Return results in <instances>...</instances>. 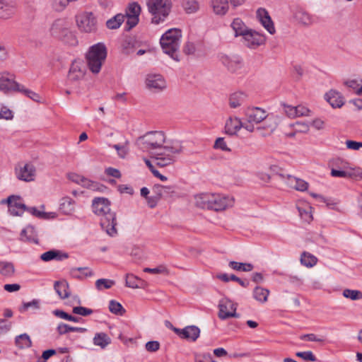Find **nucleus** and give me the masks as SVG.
<instances>
[{"instance_id": "3", "label": "nucleus", "mask_w": 362, "mask_h": 362, "mask_svg": "<svg viewBox=\"0 0 362 362\" xmlns=\"http://www.w3.org/2000/svg\"><path fill=\"white\" fill-rule=\"evenodd\" d=\"M165 142V135L161 131L148 132L139 136L134 141V145L141 151L152 154L157 148L161 147Z\"/></svg>"}, {"instance_id": "26", "label": "nucleus", "mask_w": 362, "mask_h": 362, "mask_svg": "<svg viewBox=\"0 0 362 362\" xmlns=\"http://www.w3.org/2000/svg\"><path fill=\"white\" fill-rule=\"evenodd\" d=\"M295 19L304 25H311L313 22V17L310 13L301 8H297L293 13Z\"/></svg>"}, {"instance_id": "4", "label": "nucleus", "mask_w": 362, "mask_h": 362, "mask_svg": "<svg viewBox=\"0 0 362 362\" xmlns=\"http://www.w3.org/2000/svg\"><path fill=\"white\" fill-rule=\"evenodd\" d=\"M182 151V146L181 144L175 142L171 145H162L160 148H157L151 155L158 166L165 167L174 163L176 156L180 154Z\"/></svg>"}, {"instance_id": "7", "label": "nucleus", "mask_w": 362, "mask_h": 362, "mask_svg": "<svg viewBox=\"0 0 362 362\" xmlns=\"http://www.w3.org/2000/svg\"><path fill=\"white\" fill-rule=\"evenodd\" d=\"M171 6L172 4L170 0H148L147 6L148 11L153 16L151 22L154 24L163 22L169 15Z\"/></svg>"}, {"instance_id": "20", "label": "nucleus", "mask_w": 362, "mask_h": 362, "mask_svg": "<svg viewBox=\"0 0 362 362\" xmlns=\"http://www.w3.org/2000/svg\"><path fill=\"white\" fill-rule=\"evenodd\" d=\"M243 127V122L238 117H229L225 124V132L230 136L237 135Z\"/></svg>"}, {"instance_id": "11", "label": "nucleus", "mask_w": 362, "mask_h": 362, "mask_svg": "<svg viewBox=\"0 0 362 362\" xmlns=\"http://www.w3.org/2000/svg\"><path fill=\"white\" fill-rule=\"evenodd\" d=\"M218 317L221 320H226L230 317H239L236 313L237 304L228 298H223L218 304Z\"/></svg>"}, {"instance_id": "41", "label": "nucleus", "mask_w": 362, "mask_h": 362, "mask_svg": "<svg viewBox=\"0 0 362 362\" xmlns=\"http://www.w3.org/2000/svg\"><path fill=\"white\" fill-rule=\"evenodd\" d=\"M297 209L300 218L304 221L310 223L313 220L311 207L309 205L306 204L304 206H301L298 204L297 205Z\"/></svg>"}, {"instance_id": "51", "label": "nucleus", "mask_w": 362, "mask_h": 362, "mask_svg": "<svg viewBox=\"0 0 362 362\" xmlns=\"http://www.w3.org/2000/svg\"><path fill=\"white\" fill-rule=\"evenodd\" d=\"M53 313L55 316H57L59 318L66 320L69 321H71V322H79V320H80V318L72 316L61 310H55L53 311Z\"/></svg>"}, {"instance_id": "53", "label": "nucleus", "mask_w": 362, "mask_h": 362, "mask_svg": "<svg viewBox=\"0 0 362 362\" xmlns=\"http://www.w3.org/2000/svg\"><path fill=\"white\" fill-rule=\"evenodd\" d=\"M140 11H141L140 6L137 3L133 2L129 4V6L127 10L125 16L139 17Z\"/></svg>"}, {"instance_id": "24", "label": "nucleus", "mask_w": 362, "mask_h": 362, "mask_svg": "<svg viewBox=\"0 0 362 362\" xmlns=\"http://www.w3.org/2000/svg\"><path fill=\"white\" fill-rule=\"evenodd\" d=\"M247 95L241 91L235 92L229 97V105L231 108H237L247 100Z\"/></svg>"}, {"instance_id": "56", "label": "nucleus", "mask_w": 362, "mask_h": 362, "mask_svg": "<svg viewBox=\"0 0 362 362\" xmlns=\"http://www.w3.org/2000/svg\"><path fill=\"white\" fill-rule=\"evenodd\" d=\"M69 1L67 0H52V8L57 11H63L67 6Z\"/></svg>"}, {"instance_id": "59", "label": "nucleus", "mask_w": 362, "mask_h": 362, "mask_svg": "<svg viewBox=\"0 0 362 362\" xmlns=\"http://www.w3.org/2000/svg\"><path fill=\"white\" fill-rule=\"evenodd\" d=\"M73 313L74 314L80 315L82 316H88V315H91L93 313V310L90 308L78 306V307H74L73 308Z\"/></svg>"}, {"instance_id": "27", "label": "nucleus", "mask_w": 362, "mask_h": 362, "mask_svg": "<svg viewBox=\"0 0 362 362\" xmlns=\"http://www.w3.org/2000/svg\"><path fill=\"white\" fill-rule=\"evenodd\" d=\"M211 6L216 15L223 16L228 10V0H211Z\"/></svg>"}, {"instance_id": "22", "label": "nucleus", "mask_w": 362, "mask_h": 362, "mask_svg": "<svg viewBox=\"0 0 362 362\" xmlns=\"http://www.w3.org/2000/svg\"><path fill=\"white\" fill-rule=\"evenodd\" d=\"M16 11V4L13 0H0V18H8Z\"/></svg>"}, {"instance_id": "48", "label": "nucleus", "mask_w": 362, "mask_h": 362, "mask_svg": "<svg viewBox=\"0 0 362 362\" xmlns=\"http://www.w3.org/2000/svg\"><path fill=\"white\" fill-rule=\"evenodd\" d=\"M183 6L187 13H194L199 9V4L196 0H187Z\"/></svg>"}, {"instance_id": "2", "label": "nucleus", "mask_w": 362, "mask_h": 362, "mask_svg": "<svg viewBox=\"0 0 362 362\" xmlns=\"http://www.w3.org/2000/svg\"><path fill=\"white\" fill-rule=\"evenodd\" d=\"M195 205L203 209L220 211L233 206V197L216 193H201L194 196Z\"/></svg>"}, {"instance_id": "40", "label": "nucleus", "mask_w": 362, "mask_h": 362, "mask_svg": "<svg viewBox=\"0 0 362 362\" xmlns=\"http://www.w3.org/2000/svg\"><path fill=\"white\" fill-rule=\"evenodd\" d=\"M82 187L87 188L92 191L95 192H103L107 189V187L98 182H93L92 180H90L87 178L83 181V183L82 184Z\"/></svg>"}, {"instance_id": "61", "label": "nucleus", "mask_w": 362, "mask_h": 362, "mask_svg": "<svg viewBox=\"0 0 362 362\" xmlns=\"http://www.w3.org/2000/svg\"><path fill=\"white\" fill-rule=\"evenodd\" d=\"M300 339L302 340H307L309 341H316V342H324L325 339L323 337H319L315 334H303L300 337Z\"/></svg>"}, {"instance_id": "34", "label": "nucleus", "mask_w": 362, "mask_h": 362, "mask_svg": "<svg viewBox=\"0 0 362 362\" xmlns=\"http://www.w3.org/2000/svg\"><path fill=\"white\" fill-rule=\"evenodd\" d=\"M60 209L64 214H71L75 211V202L69 197H63L61 200Z\"/></svg>"}, {"instance_id": "55", "label": "nucleus", "mask_w": 362, "mask_h": 362, "mask_svg": "<svg viewBox=\"0 0 362 362\" xmlns=\"http://www.w3.org/2000/svg\"><path fill=\"white\" fill-rule=\"evenodd\" d=\"M26 211L30 212L32 215L44 219H47L50 218V214L46 212L40 211L35 207H27Z\"/></svg>"}, {"instance_id": "13", "label": "nucleus", "mask_w": 362, "mask_h": 362, "mask_svg": "<svg viewBox=\"0 0 362 362\" xmlns=\"http://www.w3.org/2000/svg\"><path fill=\"white\" fill-rule=\"evenodd\" d=\"M221 64L230 72H236L243 66V60L239 56L221 54L219 57Z\"/></svg>"}, {"instance_id": "39", "label": "nucleus", "mask_w": 362, "mask_h": 362, "mask_svg": "<svg viewBox=\"0 0 362 362\" xmlns=\"http://www.w3.org/2000/svg\"><path fill=\"white\" fill-rule=\"evenodd\" d=\"M269 291L267 288L257 286L253 291V297L255 300L260 303H265L267 301Z\"/></svg>"}, {"instance_id": "33", "label": "nucleus", "mask_w": 362, "mask_h": 362, "mask_svg": "<svg viewBox=\"0 0 362 362\" xmlns=\"http://www.w3.org/2000/svg\"><path fill=\"white\" fill-rule=\"evenodd\" d=\"M153 192L157 194L160 198H167L175 192L174 187L172 186H163L160 185H156L153 187Z\"/></svg>"}, {"instance_id": "62", "label": "nucleus", "mask_w": 362, "mask_h": 362, "mask_svg": "<svg viewBox=\"0 0 362 362\" xmlns=\"http://www.w3.org/2000/svg\"><path fill=\"white\" fill-rule=\"evenodd\" d=\"M11 322L4 319H0V335L7 333L11 329Z\"/></svg>"}, {"instance_id": "38", "label": "nucleus", "mask_w": 362, "mask_h": 362, "mask_svg": "<svg viewBox=\"0 0 362 362\" xmlns=\"http://www.w3.org/2000/svg\"><path fill=\"white\" fill-rule=\"evenodd\" d=\"M15 272L13 263L6 261H0V274L5 277H11Z\"/></svg>"}, {"instance_id": "12", "label": "nucleus", "mask_w": 362, "mask_h": 362, "mask_svg": "<svg viewBox=\"0 0 362 362\" xmlns=\"http://www.w3.org/2000/svg\"><path fill=\"white\" fill-rule=\"evenodd\" d=\"M242 37L244 45L250 49H256L265 42V37L264 35L251 29L245 33Z\"/></svg>"}, {"instance_id": "29", "label": "nucleus", "mask_w": 362, "mask_h": 362, "mask_svg": "<svg viewBox=\"0 0 362 362\" xmlns=\"http://www.w3.org/2000/svg\"><path fill=\"white\" fill-rule=\"evenodd\" d=\"M54 288L58 296L62 299L67 298L70 296L69 284L66 281H57Z\"/></svg>"}, {"instance_id": "45", "label": "nucleus", "mask_w": 362, "mask_h": 362, "mask_svg": "<svg viewBox=\"0 0 362 362\" xmlns=\"http://www.w3.org/2000/svg\"><path fill=\"white\" fill-rule=\"evenodd\" d=\"M317 258L313 256V255L304 252L300 257V262L302 264L308 267H311L316 264L317 263Z\"/></svg>"}, {"instance_id": "9", "label": "nucleus", "mask_w": 362, "mask_h": 362, "mask_svg": "<svg viewBox=\"0 0 362 362\" xmlns=\"http://www.w3.org/2000/svg\"><path fill=\"white\" fill-rule=\"evenodd\" d=\"M79 30L84 33H93L97 30V20L92 12H83L76 16Z\"/></svg>"}, {"instance_id": "60", "label": "nucleus", "mask_w": 362, "mask_h": 362, "mask_svg": "<svg viewBox=\"0 0 362 362\" xmlns=\"http://www.w3.org/2000/svg\"><path fill=\"white\" fill-rule=\"evenodd\" d=\"M296 132L307 133L309 131V124L305 122H297L293 124Z\"/></svg>"}, {"instance_id": "10", "label": "nucleus", "mask_w": 362, "mask_h": 362, "mask_svg": "<svg viewBox=\"0 0 362 362\" xmlns=\"http://www.w3.org/2000/svg\"><path fill=\"white\" fill-rule=\"evenodd\" d=\"M22 86L18 83L14 76L11 73L4 71L0 72V90L5 94L12 92H20Z\"/></svg>"}, {"instance_id": "17", "label": "nucleus", "mask_w": 362, "mask_h": 362, "mask_svg": "<svg viewBox=\"0 0 362 362\" xmlns=\"http://www.w3.org/2000/svg\"><path fill=\"white\" fill-rule=\"evenodd\" d=\"M245 117L248 122L258 124L267 117L266 112L259 107L247 108L245 110Z\"/></svg>"}, {"instance_id": "52", "label": "nucleus", "mask_w": 362, "mask_h": 362, "mask_svg": "<svg viewBox=\"0 0 362 362\" xmlns=\"http://www.w3.org/2000/svg\"><path fill=\"white\" fill-rule=\"evenodd\" d=\"M343 296L353 300L362 298V293L357 290L345 289L343 291Z\"/></svg>"}, {"instance_id": "25", "label": "nucleus", "mask_w": 362, "mask_h": 362, "mask_svg": "<svg viewBox=\"0 0 362 362\" xmlns=\"http://www.w3.org/2000/svg\"><path fill=\"white\" fill-rule=\"evenodd\" d=\"M341 164V169H337L332 168L331 169V175L334 177H344L347 178V162L340 159L337 158L334 160L332 165L337 166L339 163Z\"/></svg>"}, {"instance_id": "50", "label": "nucleus", "mask_w": 362, "mask_h": 362, "mask_svg": "<svg viewBox=\"0 0 362 362\" xmlns=\"http://www.w3.org/2000/svg\"><path fill=\"white\" fill-rule=\"evenodd\" d=\"M144 272L151 273L153 274H168L169 272L168 268L163 265L160 264L156 268H148L146 267L144 269Z\"/></svg>"}, {"instance_id": "42", "label": "nucleus", "mask_w": 362, "mask_h": 362, "mask_svg": "<svg viewBox=\"0 0 362 362\" xmlns=\"http://www.w3.org/2000/svg\"><path fill=\"white\" fill-rule=\"evenodd\" d=\"M16 345L20 349L29 348L32 342L30 337L27 334H22L16 337Z\"/></svg>"}, {"instance_id": "54", "label": "nucleus", "mask_w": 362, "mask_h": 362, "mask_svg": "<svg viewBox=\"0 0 362 362\" xmlns=\"http://www.w3.org/2000/svg\"><path fill=\"white\" fill-rule=\"evenodd\" d=\"M20 92L23 93L27 97L30 98V99H32L33 100H34L35 102H37V103H40L41 102V100H40L41 98L39 95V94H37V93L33 92L31 90L25 88L23 86H22V87L21 88Z\"/></svg>"}, {"instance_id": "16", "label": "nucleus", "mask_w": 362, "mask_h": 362, "mask_svg": "<svg viewBox=\"0 0 362 362\" xmlns=\"http://www.w3.org/2000/svg\"><path fill=\"white\" fill-rule=\"evenodd\" d=\"M66 23L62 19L56 20L50 28L51 34L57 37H63L66 36L73 37L71 33L69 31Z\"/></svg>"}, {"instance_id": "36", "label": "nucleus", "mask_w": 362, "mask_h": 362, "mask_svg": "<svg viewBox=\"0 0 362 362\" xmlns=\"http://www.w3.org/2000/svg\"><path fill=\"white\" fill-rule=\"evenodd\" d=\"M129 141L126 140L124 144H114L112 145V147L115 148L117 151V154L119 158L124 159L129 155ZM111 146V145H109Z\"/></svg>"}, {"instance_id": "46", "label": "nucleus", "mask_w": 362, "mask_h": 362, "mask_svg": "<svg viewBox=\"0 0 362 362\" xmlns=\"http://www.w3.org/2000/svg\"><path fill=\"white\" fill-rule=\"evenodd\" d=\"M139 282L143 283L144 281L133 274H127L126 275L125 284L127 287L132 288H137L141 287Z\"/></svg>"}, {"instance_id": "64", "label": "nucleus", "mask_w": 362, "mask_h": 362, "mask_svg": "<svg viewBox=\"0 0 362 362\" xmlns=\"http://www.w3.org/2000/svg\"><path fill=\"white\" fill-rule=\"evenodd\" d=\"M195 362H216L210 354H197Z\"/></svg>"}, {"instance_id": "1", "label": "nucleus", "mask_w": 362, "mask_h": 362, "mask_svg": "<svg viewBox=\"0 0 362 362\" xmlns=\"http://www.w3.org/2000/svg\"><path fill=\"white\" fill-rule=\"evenodd\" d=\"M93 211L97 216H103L101 227L110 236H115L117 233L116 229V214L111 211L110 202L104 197H96L92 202Z\"/></svg>"}, {"instance_id": "35", "label": "nucleus", "mask_w": 362, "mask_h": 362, "mask_svg": "<svg viewBox=\"0 0 362 362\" xmlns=\"http://www.w3.org/2000/svg\"><path fill=\"white\" fill-rule=\"evenodd\" d=\"M111 343V339L104 332L95 334L93 338V344L95 346H100L102 349L105 348Z\"/></svg>"}, {"instance_id": "32", "label": "nucleus", "mask_w": 362, "mask_h": 362, "mask_svg": "<svg viewBox=\"0 0 362 362\" xmlns=\"http://www.w3.org/2000/svg\"><path fill=\"white\" fill-rule=\"evenodd\" d=\"M231 28L235 32V36H243L250 29L245 25L244 22L239 18H235L232 23Z\"/></svg>"}, {"instance_id": "28", "label": "nucleus", "mask_w": 362, "mask_h": 362, "mask_svg": "<svg viewBox=\"0 0 362 362\" xmlns=\"http://www.w3.org/2000/svg\"><path fill=\"white\" fill-rule=\"evenodd\" d=\"M68 255L66 253H62L59 250H49L41 255L40 259L44 262H49L53 259L62 260L66 259Z\"/></svg>"}, {"instance_id": "57", "label": "nucleus", "mask_w": 362, "mask_h": 362, "mask_svg": "<svg viewBox=\"0 0 362 362\" xmlns=\"http://www.w3.org/2000/svg\"><path fill=\"white\" fill-rule=\"evenodd\" d=\"M266 119V122L267 123V127L271 130H274L277 127L279 122V118L278 117H275L273 115H268Z\"/></svg>"}, {"instance_id": "63", "label": "nucleus", "mask_w": 362, "mask_h": 362, "mask_svg": "<svg viewBox=\"0 0 362 362\" xmlns=\"http://www.w3.org/2000/svg\"><path fill=\"white\" fill-rule=\"evenodd\" d=\"M295 182L294 189L298 191H305L308 189V184L305 181L300 179H292Z\"/></svg>"}, {"instance_id": "5", "label": "nucleus", "mask_w": 362, "mask_h": 362, "mask_svg": "<svg viewBox=\"0 0 362 362\" xmlns=\"http://www.w3.org/2000/svg\"><path fill=\"white\" fill-rule=\"evenodd\" d=\"M181 37V30L172 28L162 35L160 41L163 52L170 55L176 62L180 60L177 51Z\"/></svg>"}, {"instance_id": "31", "label": "nucleus", "mask_w": 362, "mask_h": 362, "mask_svg": "<svg viewBox=\"0 0 362 362\" xmlns=\"http://www.w3.org/2000/svg\"><path fill=\"white\" fill-rule=\"evenodd\" d=\"M93 274V272L88 267H74L70 269V275L75 279H83Z\"/></svg>"}, {"instance_id": "58", "label": "nucleus", "mask_w": 362, "mask_h": 362, "mask_svg": "<svg viewBox=\"0 0 362 362\" xmlns=\"http://www.w3.org/2000/svg\"><path fill=\"white\" fill-rule=\"evenodd\" d=\"M214 147L223 151H230V148L228 147L224 139L222 137H219L216 139Z\"/></svg>"}, {"instance_id": "49", "label": "nucleus", "mask_w": 362, "mask_h": 362, "mask_svg": "<svg viewBox=\"0 0 362 362\" xmlns=\"http://www.w3.org/2000/svg\"><path fill=\"white\" fill-rule=\"evenodd\" d=\"M115 284V281L107 279H100L95 281V287L98 290L110 288Z\"/></svg>"}, {"instance_id": "8", "label": "nucleus", "mask_w": 362, "mask_h": 362, "mask_svg": "<svg viewBox=\"0 0 362 362\" xmlns=\"http://www.w3.org/2000/svg\"><path fill=\"white\" fill-rule=\"evenodd\" d=\"M145 86L149 91L158 93L167 88V81L160 74L150 73L146 76Z\"/></svg>"}, {"instance_id": "47", "label": "nucleus", "mask_w": 362, "mask_h": 362, "mask_svg": "<svg viewBox=\"0 0 362 362\" xmlns=\"http://www.w3.org/2000/svg\"><path fill=\"white\" fill-rule=\"evenodd\" d=\"M109 310L112 313L117 315H122L125 313V310L122 305L114 300L110 301Z\"/></svg>"}, {"instance_id": "19", "label": "nucleus", "mask_w": 362, "mask_h": 362, "mask_svg": "<svg viewBox=\"0 0 362 362\" xmlns=\"http://www.w3.org/2000/svg\"><path fill=\"white\" fill-rule=\"evenodd\" d=\"M85 74L84 66L81 62L74 61L69 69L68 80L71 82H77L82 79Z\"/></svg>"}, {"instance_id": "14", "label": "nucleus", "mask_w": 362, "mask_h": 362, "mask_svg": "<svg viewBox=\"0 0 362 362\" xmlns=\"http://www.w3.org/2000/svg\"><path fill=\"white\" fill-rule=\"evenodd\" d=\"M173 330L182 339L195 341L199 337L200 329L195 325L187 326L183 329L173 327Z\"/></svg>"}, {"instance_id": "37", "label": "nucleus", "mask_w": 362, "mask_h": 362, "mask_svg": "<svg viewBox=\"0 0 362 362\" xmlns=\"http://www.w3.org/2000/svg\"><path fill=\"white\" fill-rule=\"evenodd\" d=\"M124 20L125 16L121 13H118L107 21L106 26L107 28L111 30L117 29L120 27Z\"/></svg>"}, {"instance_id": "30", "label": "nucleus", "mask_w": 362, "mask_h": 362, "mask_svg": "<svg viewBox=\"0 0 362 362\" xmlns=\"http://www.w3.org/2000/svg\"><path fill=\"white\" fill-rule=\"evenodd\" d=\"M21 240L23 241L37 243V236L35 228L30 226L24 228L21 233Z\"/></svg>"}, {"instance_id": "43", "label": "nucleus", "mask_w": 362, "mask_h": 362, "mask_svg": "<svg viewBox=\"0 0 362 362\" xmlns=\"http://www.w3.org/2000/svg\"><path fill=\"white\" fill-rule=\"evenodd\" d=\"M229 267L236 271L250 272L253 269V265L250 263H242L235 261H230Z\"/></svg>"}, {"instance_id": "6", "label": "nucleus", "mask_w": 362, "mask_h": 362, "mask_svg": "<svg viewBox=\"0 0 362 362\" xmlns=\"http://www.w3.org/2000/svg\"><path fill=\"white\" fill-rule=\"evenodd\" d=\"M107 57V49L103 43L91 46L86 54L87 64L90 71L98 74Z\"/></svg>"}, {"instance_id": "21", "label": "nucleus", "mask_w": 362, "mask_h": 362, "mask_svg": "<svg viewBox=\"0 0 362 362\" xmlns=\"http://www.w3.org/2000/svg\"><path fill=\"white\" fill-rule=\"evenodd\" d=\"M257 15L265 29L270 34H274L275 33V28L268 12L264 8H259L257 11Z\"/></svg>"}, {"instance_id": "44", "label": "nucleus", "mask_w": 362, "mask_h": 362, "mask_svg": "<svg viewBox=\"0 0 362 362\" xmlns=\"http://www.w3.org/2000/svg\"><path fill=\"white\" fill-rule=\"evenodd\" d=\"M347 178L356 180H362V169L359 167L351 168L347 163Z\"/></svg>"}, {"instance_id": "23", "label": "nucleus", "mask_w": 362, "mask_h": 362, "mask_svg": "<svg viewBox=\"0 0 362 362\" xmlns=\"http://www.w3.org/2000/svg\"><path fill=\"white\" fill-rule=\"evenodd\" d=\"M326 100L334 107H341L344 105V99L341 94L334 90H329L325 94Z\"/></svg>"}, {"instance_id": "15", "label": "nucleus", "mask_w": 362, "mask_h": 362, "mask_svg": "<svg viewBox=\"0 0 362 362\" xmlns=\"http://www.w3.org/2000/svg\"><path fill=\"white\" fill-rule=\"evenodd\" d=\"M21 197L19 196L11 195L8 197L6 201H2V203L6 202L8 206V211L13 216H21L23 213L26 211L27 206L21 203L19 201Z\"/></svg>"}, {"instance_id": "18", "label": "nucleus", "mask_w": 362, "mask_h": 362, "mask_svg": "<svg viewBox=\"0 0 362 362\" xmlns=\"http://www.w3.org/2000/svg\"><path fill=\"white\" fill-rule=\"evenodd\" d=\"M16 175L18 179L30 182L34 180L35 177V168L32 164H25L23 167H20L16 170Z\"/></svg>"}]
</instances>
